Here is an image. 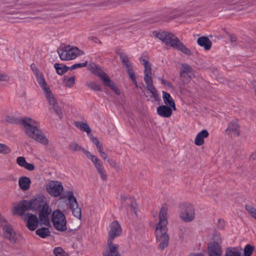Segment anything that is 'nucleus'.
Returning a JSON list of instances; mask_svg holds the SVG:
<instances>
[{"mask_svg": "<svg viewBox=\"0 0 256 256\" xmlns=\"http://www.w3.org/2000/svg\"><path fill=\"white\" fill-rule=\"evenodd\" d=\"M167 208L162 206L160 212L159 222L156 224L155 229L156 242L158 244V248L161 250L167 247L169 242L167 228Z\"/></svg>", "mask_w": 256, "mask_h": 256, "instance_id": "1", "label": "nucleus"}, {"mask_svg": "<svg viewBox=\"0 0 256 256\" xmlns=\"http://www.w3.org/2000/svg\"><path fill=\"white\" fill-rule=\"evenodd\" d=\"M22 126L25 134L30 138L44 145L48 144V140L40 129V123L29 117H25L22 121Z\"/></svg>", "mask_w": 256, "mask_h": 256, "instance_id": "2", "label": "nucleus"}, {"mask_svg": "<svg viewBox=\"0 0 256 256\" xmlns=\"http://www.w3.org/2000/svg\"><path fill=\"white\" fill-rule=\"evenodd\" d=\"M140 62L144 66V79L146 84V88L151 94L150 100L152 102H155L158 100V94L157 90L153 85L152 78L151 64L146 59L143 58H140Z\"/></svg>", "mask_w": 256, "mask_h": 256, "instance_id": "3", "label": "nucleus"}, {"mask_svg": "<svg viewBox=\"0 0 256 256\" xmlns=\"http://www.w3.org/2000/svg\"><path fill=\"white\" fill-rule=\"evenodd\" d=\"M88 69L95 75L98 76L103 82L104 85L109 87L116 94L120 95V90L115 86L108 76L100 68H98L95 64H90L88 65Z\"/></svg>", "mask_w": 256, "mask_h": 256, "instance_id": "4", "label": "nucleus"}, {"mask_svg": "<svg viewBox=\"0 0 256 256\" xmlns=\"http://www.w3.org/2000/svg\"><path fill=\"white\" fill-rule=\"evenodd\" d=\"M59 56L62 60H69L75 59L80 56L84 54V52L77 47L70 45L66 46L58 49Z\"/></svg>", "mask_w": 256, "mask_h": 256, "instance_id": "5", "label": "nucleus"}, {"mask_svg": "<svg viewBox=\"0 0 256 256\" xmlns=\"http://www.w3.org/2000/svg\"><path fill=\"white\" fill-rule=\"evenodd\" d=\"M66 200L60 204L59 208L64 210V204L69 206L70 208L72 210V214L74 216L80 219L81 218V210L78 206V204L76 201V198L74 196V193L72 191H68L66 192Z\"/></svg>", "mask_w": 256, "mask_h": 256, "instance_id": "6", "label": "nucleus"}, {"mask_svg": "<svg viewBox=\"0 0 256 256\" xmlns=\"http://www.w3.org/2000/svg\"><path fill=\"white\" fill-rule=\"evenodd\" d=\"M52 222L56 230L60 232L66 231V216L60 210H54L52 214Z\"/></svg>", "mask_w": 256, "mask_h": 256, "instance_id": "7", "label": "nucleus"}, {"mask_svg": "<svg viewBox=\"0 0 256 256\" xmlns=\"http://www.w3.org/2000/svg\"><path fill=\"white\" fill-rule=\"evenodd\" d=\"M180 218L184 222H190L195 218L194 206L190 203H183L180 206Z\"/></svg>", "mask_w": 256, "mask_h": 256, "instance_id": "8", "label": "nucleus"}, {"mask_svg": "<svg viewBox=\"0 0 256 256\" xmlns=\"http://www.w3.org/2000/svg\"><path fill=\"white\" fill-rule=\"evenodd\" d=\"M222 242L221 236L219 234L216 232L214 235L212 241H211L208 246L209 256H221L222 251L220 244Z\"/></svg>", "mask_w": 256, "mask_h": 256, "instance_id": "9", "label": "nucleus"}, {"mask_svg": "<svg viewBox=\"0 0 256 256\" xmlns=\"http://www.w3.org/2000/svg\"><path fill=\"white\" fill-rule=\"evenodd\" d=\"M152 34L166 45L172 48L178 40V38L174 34L168 32L154 31Z\"/></svg>", "mask_w": 256, "mask_h": 256, "instance_id": "10", "label": "nucleus"}, {"mask_svg": "<svg viewBox=\"0 0 256 256\" xmlns=\"http://www.w3.org/2000/svg\"><path fill=\"white\" fill-rule=\"evenodd\" d=\"M82 151L86 154V157L93 162L98 172L100 175L101 178L103 180H106V174L102 162L98 158L85 149H82Z\"/></svg>", "mask_w": 256, "mask_h": 256, "instance_id": "11", "label": "nucleus"}, {"mask_svg": "<svg viewBox=\"0 0 256 256\" xmlns=\"http://www.w3.org/2000/svg\"><path fill=\"white\" fill-rule=\"evenodd\" d=\"M46 188L48 194L54 197L59 196L64 190L62 183L58 180L50 181L46 184Z\"/></svg>", "mask_w": 256, "mask_h": 256, "instance_id": "12", "label": "nucleus"}, {"mask_svg": "<svg viewBox=\"0 0 256 256\" xmlns=\"http://www.w3.org/2000/svg\"><path fill=\"white\" fill-rule=\"evenodd\" d=\"M44 198L45 197L43 196H38L30 200H25L28 210L33 212L38 210Z\"/></svg>", "mask_w": 256, "mask_h": 256, "instance_id": "13", "label": "nucleus"}, {"mask_svg": "<svg viewBox=\"0 0 256 256\" xmlns=\"http://www.w3.org/2000/svg\"><path fill=\"white\" fill-rule=\"evenodd\" d=\"M26 211H28L25 200L14 202L12 205V212L14 216H23Z\"/></svg>", "mask_w": 256, "mask_h": 256, "instance_id": "14", "label": "nucleus"}, {"mask_svg": "<svg viewBox=\"0 0 256 256\" xmlns=\"http://www.w3.org/2000/svg\"><path fill=\"white\" fill-rule=\"evenodd\" d=\"M122 233V230L118 222L114 221L112 222L110 226L108 241L112 242L114 238L120 236Z\"/></svg>", "mask_w": 256, "mask_h": 256, "instance_id": "15", "label": "nucleus"}, {"mask_svg": "<svg viewBox=\"0 0 256 256\" xmlns=\"http://www.w3.org/2000/svg\"><path fill=\"white\" fill-rule=\"evenodd\" d=\"M24 222H26V226L30 230H35L38 224V220L37 216L30 213H26L24 215Z\"/></svg>", "mask_w": 256, "mask_h": 256, "instance_id": "16", "label": "nucleus"}, {"mask_svg": "<svg viewBox=\"0 0 256 256\" xmlns=\"http://www.w3.org/2000/svg\"><path fill=\"white\" fill-rule=\"evenodd\" d=\"M3 233L5 237L8 239L12 242L16 243L18 240L20 235L16 232L12 226L9 224L2 228Z\"/></svg>", "mask_w": 256, "mask_h": 256, "instance_id": "17", "label": "nucleus"}, {"mask_svg": "<svg viewBox=\"0 0 256 256\" xmlns=\"http://www.w3.org/2000/svg\"><path fill=\"white\" fill-rule=\"evenodd\" d=\"M226 134L231 138L236 137L240 134V126L237 120H232L226 130Z\"/></svg>", "mask_w": 256, "mask_h": 256, "instance_id": "18", "label": "nucleus"}, {"mask_svg": "<svg viewBox=\"0 0 256 256\" xmlns=\"http://www.w3.org/2000/svg\"><path fill=\"white\" fill-rule=\"evenodd\" d=\"M119 246L112 244V242L108 241V248L104 252V256H120L118 249Z\"/></svg>", "mask_w": 256, "mask_h": 256, "instance_id": "19", "label": "nucleus"}, {"mask_svg": "<svg viewBox=\"0 0 256 256\" xmlns=\"http://www.w3.org/2000/svg\"><path fill=\"white\" fill-rule=\"evenodd\" d=\"M173 108L171 106L162 105L158 106L156 108L157 114L161 117L162 118H170L172 112Z\"/></svg>", "mask_w": 256, "mask_h": 256, "instance_id": "20", "label": "nucleus"}, {"mask_svg": "<svg viewBox=\"0 0 256 256\" xmlns=\"http://www.w3.org/2000/svg\"><path fill=\"white\" fill-rule=\"evenodd\" d=\"M224 256H244L241 247H229L226 249Z\"/></svg>", "mask_w": 256, "mask_h": 256, "instance_id": "21", "label": "nucleus"}, {"mask_svg": "<svg viewBox=\"0 0 256 256\" xmlns=\"http://www.w3.org/2000/svg\"><path fill=\"white\" fill-rule=\"evenodd\" d=\"M209 134L207 130H202L196 136L194 139V144L196 146H202L204 142V139L208 136Z\"/></svg>", "mask_w": 256, "mask_h": 256, "instance_id": "22", "label": "nucleus"}, {"mask_svg": "<svg viewBox=\"0 0 256 256\" xmlns=\"http://www.w3.org/2000/svg\"><path fill=\"white\" fill-rule=\"evenodd\" d=\"M162 98L165 104L164 105L172 107L174 110H176L174 100L169 93L162 91Z\"/></svg>", "mask_w": 256, "mask_h": 256, "instance_id": "23", "label": "nucleus"}, {"mask_svg": "<svg viewBox=\"0 0 256 256\" xmlns=\"http://www.w3.org/2000/svg\"><path fill=\"white\" fill-rule=\"evenodd\" d=\"M31 180L27 176H22L18 179V186L20 189L23 191H26L29 190Z\"/></svg>", "mask_w": 256, "mask_h": 256, "instance_id": "24", "label": "nucleus"}, {"mask_svg": "<svg viewBox=\"0 0 256 256\" xmlns=\"http://www.w3.org/2000/svg\"><path fill=\"white\" fill-rule=\"evenodd\" d=\"M16 163L20 167L25 168L28 170H33L34 166L32 164L28 163L24 156H19L16 158Z\"/></svg>", "mask_w": 256, "mask_h": 256, "instance_id": "25", "label": "nucleus"}, {"mask_svg": "<svg viewBox=\"0 0 256 256\" xmlns=\"http://www.w3.org/2000/svg\"><path fill=\"white\" fill-rule=\"evenodd\" d=\"M195 75L192 68L188 64H182L180 69V77L185 78V75Z\"/></svg>", "mask_w": 256, "mask_h": 256, "instance_id": "26", "label": "nucleus"}, {"mask_svg": "<svg viewBox=\"0 0 256 256\" xmlns=\"http://www.w3.org/2000/svg\"><path fill=\"white\" fill-rule=\"evenodd\" d=\"M198 44L203 46L206 50H210L212 46V42L206 37H200L198 39Z\"/></svg>", "mask_w": 256, "mask_h": 256, "instance_id": "27", "label": "nucleus"}, {"mask_svg": "<svg viewBox=\"0 0 256 256\" xmlns=\"http://www.w3.org/2000/svg\"><path fill=\"white\" fill-rule=\"evenodd\" d=\"M178 50L182 52V53L186 55L191 54L190 50L186 47L185 45H184L182 42H180L178 39V42L175 44L174 46L173 47Z\"/></svg>", "mask_w": 256, "mask_h": 256, "instance_id": "28", "label": "nucleus"}, {"mask_svg": "<svg viewBox=\"0 0 256 256\" xmlns=\"http://www.w3.org/2000/svg\"><path fill=\"white\" fill-rule=\"evenodd\" d=\"M35 76L42 90H45V88H49V86L47 84L44 78L42 72L38 74H37V75Z\"/></svg>", "mask_w": 256, "mask_h": 256, "instance_id": "29", "label": "nucleus"}, {"mask_svg": "<svg viewBox=\"0 0 256 256\" xmlns=\"http://www.w3.org/2000/svg\"><path fill=\"white\" fill-rule=\"evenodd\" d=\"M43 92L49 104H55L56 100L54 95L51 92L50 87L47 88H45V90H43Z\"/></svg>", "mask_w": 256, "mask_h": 256, "instance_id": "30", "label": "nucleus"}, {"mask_svg": "<svg viewBox=\"0 0 256 256\" xmlns=\"http://www.w3.org/2000/svg\"><path fill=\"white\" fill-rule=\"evenodd\" d=\"M76 126L84 132H85L87 134H89L91 132V129L86 123L82 122H75Z\"/></svg>", "mask_w": 256, "mask_h": 256, "instance_id": "31", "label": "nucleus"}, {"mask_svg": "<svg viewBox=\"0 0 256 256\" xmlns=\"http://www.w3.org/2000/svg\"><path fill=\"white\" fill-rule=\"evenodd\" d=\"M40 210V214H50L51 212V208H50L48 204L46 198H45L43 201V203L42 204L40 208L38 210Z\"/></svg>", "mask_w": 256, "mask_h": 256, "instance_id": "32", "label": "nucleus"}, {"mask_svg": "<svg viewBox=\"0 0 256 256\" xmlns=\"http://www.w3.org/2000/svg\"><path fill=\"white\" fill-rule=\"evenodd\" d=\"M36 234L42 238H44L50 235L48 228H42L36 230Z\"/></svg>", "mask_w": 256, "mask_h": 256, "instance_id": "33", "label": "nucleus"}, {"mask_svg": "<svg viewBox=\"0 0 256 256\" xmlns=\"http://www.w3.org/2000/svg\"><path fill=\"white\" fill-rule=\"evenodd\" d=\"M22 120V119H18L14 116H8L4 120L6 122L12 124H18L21 125Z\"/></svg>", "mask_w": 256, "mask_h": 256, "instance_id": "34", "label": "nucleus"}, {"mask_svg": "<svg viewBox=\"0 0 256 256\" xmlns=\"http://www.w3.org/2000/svg\"><path fill=\"white\" fill-rule=\"evenodd\" d=\"M48 216V214L39 213L38 218L40 222L42 224L47 226L49 224Z\"/></svg>", "mask_w": 256, "mask_h": 256, "instance_id": "35", "label": "nucleus"}, {"mask_svg": "<svg viewBox=\"0 0 256 256\" xmlns=\"http://www.w3.org/2000/svg\"><path fill=\"white\" fill-rule=\"evenodd\" d=\"M127 72L130 78L131 79L133 83L134 84L136 88L138 87V82L136 80V78L134 75V73L132 69L128 66L127 64Z\"/></svg>", "mask_w": 256, "mask_h": 256, "instance_id": "36", "label": "nucleus"}, {"mask_svg": "<svg viewBox=\"0 0 256 256\" xmlns=\"http://www.w3.org/2000/svg\"><path fill=\"white\" fill-rule=\"evenodd\" d=\"M242 250L244 256H251L254 252V248L250 244H246Z\"/></svg>", "mask_w": 256, "mask_h": 256, "instance_id": "37", "label": "nucleus"}, {"mask_svg": "<svg viewBox=\"0 0 256 256\" xmlns=\"http://www.w3.org/2000/svg\"><path fill=\"white\" fill-rule=\"evenodd\" d=\"M12 150L7 145L0 143V154H8L11 152Z\"/></svg>", "mask_w": 256, "mask_h": 256, "instance_id": "38", "label": "nucleus"}, {"mask_svg": "<svg viewBox=\"0 0 256 256\" xmlns=\"http://www.w3.org/2000/svg\"><path fill=\"white\" fill-rule=\"evenodd\" d=\"M64 82L66 86L70 88L72 87L75 82V77L74 76H72L66 78L64 79Z\"/></svg>", "mask_w": 256, "mask_h": 256, "instance_id": "39", "label": "nucleus"}, {"mask_svg": "<svg viewBox=\"0 0 256 256\" xmlns=\"http://www.w3.org/2000/svg\"><path fill=\"white\" fill-rule=\"evenodd\" d=\"M87 86L94 90L96 91H101L102 88L96 82L91 81L87 83Z\"/></svg>", "mask_w": 256, "mask_h": 256, "instance_id": "40", "label": "nucleus"}, {"mask_svg": "<svg viewBox=\"0 0 256 256\" xmlns=\"http://www.w3.org/2000/svg\"><path fill=\"white\" fill-rule=\"evenodd\" d=\"M246 208L252 216L256 220V208L250 205H246Z\"/></svg>", "mask_w": 256, "mask_h": 256, "instance_id": "41", "label": "nucleus"}, {"mask_svg": "<svg viewBox=\"0 0 256 256\" xmlns=\"http://www.w3.org/2000/svg\"><path fill=\"white\" fill-rule=\"evenodd\" d=\"M52 106L53 110L55 112L56 114L60 118H62V112L60 108L58 105V104L57 103L56 101L55 104H51Z\"/></svg>", "mask_w": 256, "mask_h": 256, "instance_id": "42", "label": "nucleus"}, {"mask_svg": "<svg viewBox=\"0 0 256 256\" xmlns=\"http://www.w3.org/2000/svg\"><path fill=\"white\" fill-rule=\"evenodd\" d=\"M54 253L56 256H65L66 252L60 247H56L54 250Z\"/></svg>", "mask_w": 256, "mask_h": 256, "instance_id": "43", "label": "nucleus"}, {"mask_svg": "<svg viewBox=\"0 0 256 256\" xmlns=\"http://www.w3.org/2000/svg\"><path fill=\"white\" fill-rule=\"evenodd\" d=\"M194 76V75H185V78H184L182 77H180V80L183 84H189L192 78Z\"/></svg>", "mask_w": 256, "mask_h": 256, "instance_id": "44", "label": "nucleus"}, {"mask_svg": "<svg viewBox=\"0 0 256 256\" xmlns=\"http://www.w3.org/2000/svg\"><path fill=\"white\" fill-rule=\"evenodd\" d=\"M54 66L56 70L57 73L60 75H62L66 71L64 68H62L60 64H55Z\"/></svg>", "mask_w": 256, "mask_h": 256, "instance_id": "45", "label": "nucleus"}, {"mask_svg": "<svg viewBox=\"0 0 256 256\" xmlns=\"http://www.w3.org/2000/svg\"><path fill=\"white\" fill-rule=\"evenodd\" d=\"M158 79L162 84H164V86L168 87L169 88H172V85L170 82L162 78H158Z\"/></svg>", "mask_w": 256, "mask_h": 256, "instance_id": "46", "label": "nucleus"}, {"mask_svg": "<svg viewBox=\"0 0 256 256\" xmlns=\"http://www.w3.org/2000/svg\"><path fill=\"white\" fill-rule=\"evenodd\" d=\"M8 224L9 223L8 222L5 218L0 214V226L2 228H3L5 226H7V224Z\"/></svg>", "mask_w": 256, "mask_h": 256, "instance_id": "47", "label": "nucleus"}, {"mask_svg": "<svg viewBox=\"0 0 256 256\" xmlns=\"http://www.w3.org/2000/svg\"><path fill=\"white\" fill-rule=\"evenodd\" d=\"M69 148L70 150L74 151H78L80 150H82L83 148H82L78 144L76 143H72L69 146Z\"/></svg>", "mask_w": 256, "mask_h": 256, "instance_id": "48", "label": "nucleus"}, {"mask_svg": "<svg viewBox=\"0 0 256 256\" xmlns=\"http://www.w3.org/2000/svg\"><path fill=\"white\" fill-rule=\"evenodd\" d=\"M86 65H87V62H86L83 63L76 64L71 66L70 69L71 70H75V69H76L78 68L85 67L86 66Z\"/></svg>", "mask_w": 256, "mask_h": 256, "instance_id": "49", "label": "nucleus"}, {"mask_svg": "<svg viewBox=\"0 0 256 256\" xmlns=\"http://www.w3.org/2000/svg\"><path fill=\"white\" fill-rule=\"evenodd\" d=\"M128 208L132 212H134V214H136V205L134 201H132L130 205L128 206Z\"/></svg>", "mask_w": 256, "mask_h": 256, "instance_id": "50", "label": "nucleus"}, {"mask_svg": "<svg viewBox=\"0 0 256 256\" xmlns=\"http://www.w3.org/2000/svg\"><path fill=\"white\" fill-rule=\"evenodd\" d=\"M30 68H31L32 70L33 73L34 74V76H36V75H37V74H38L41 73V72L38 70V68H36V66L34 64H32L30 66Z\"/></svg>", "mask_w": 256, "mask_h": 256, "instance_id": "51", "label": "nucleus"}, {"mask_svg": "<svg viewBox=\"0 0 256 256\" xmlns=\"http://www.w3.org/2000/svg\"><path fill=\"white\" fill-rule=\"evenodd\" d=\"M107 162L113 168H116V162L113 160L112 158H108V159L106 160Z\"/></svg>", "mask_w": 256, "mask_h": 256, "instance_id": "52", "label": "nucleus"}, {"mask_svg": "<svg viewBox=\"0 0 256 256\" xmlns=\"http://www.w3.org/2000/svg\"><path fill=\"white\" fill-rule=\"evenodd\" d=\"M9 80L10 77L8 76L0 73V80L8 81Z\"/></svg>", "mask_w": 256, "mask_h": 256, "instance_id": "53", "label": "nucleus"}, {"mask_svg": "<svg viewBox=\"0 0 256 256\" xmlns=\"http://www.w3.org/2000/svg\"><path fill=\"white\" fill-rule=\"evenodd\" d=\"M224 220H219L218 221V226L220 228H224Z\"/></svg>", "mask_w": 256, "mask_h": 256, "instance_id": "54", "label": "nucleus"}, {"mask_svg": "<svg viewBox=\"0 0 256 256\" xmlns=\"http://www.w3.org/2000/svg\"><path fill=\"white\" fill-rule=\"evenodd\" d=\"M91 140L92 142L96 146V147L98 146V145L101 144L99 140L96 138H91Z\"/></svg>", "mask_w": 256, "mask_h": 256, "instance_id": "55", "label": "nucleus"}, {"mask_svg": "<svg viewBox=\"0 0 256 256\" xmlns=\"http://www.w3.org/2000/svg\"><path fill=\"white\" fill-rule=\"evenodd\" d=\"M13 3L14 4L8 6V7H12L13 8H16V9L20 8L18 4L16 2V0L14 1Z\"/></svg>", "mask_w": 256, "mask_h": 256, "instance_id": "56", "label": "nucleus"}, {"mask_svg": "<svg viewBox=\"0 0 256 256\" xmlns=\"http://www.w3.org/2000/svg\"><path fill=\"white\" fill-rule=\"evenodd\" d=\"M100 155V157L102 158H103L104 160H106L108 159V156L104 152H102Z\"/></svg>", "mask_w": 256, "mask_h": 256, "instance_id": "57", "label": "nucleus"}, {"mask_svg": "<svg viewBox=\"0 0 256 256\" xmlns=\"http://www.w3.org/2000/svg\"><path fill=\"white\" fill-rule=\"evenodd\" d=\"M97 148H98V152L100 153V154H102V152H104V149H103V148H102V144L100 145H98V146H97Z\"/></svg>", "mask_w": 256, "mask_h": 256, "instance_id": "58", "label": "nucleus"}, {"mask_svg": "<svg viewBox=\"0 0 256 256\" xmlns=\"http://www.w3.org/2000/svg\"><path fill=\"white\" fill-rule=\"evenodd\" d=\"M250 158L252 160L256 159V152H254L252 154Z\"/></svg>", "mask_w": 256, "mask_h": 256, "instance_id": "59", "label": "nucleus"}, {"mask_svg": "<svg viewBox=\"0 0 256 256\" xmlns=\"http://www.w3.org/2000/svg\"><path fill=\"white\" fill-rule=\"evenodd\" d=\"M188 256H204L202 254H190Z\"/></svg>", "mask_w": 256, "mask_h": 256, "instance_id": "60", "label": "nucleus"}, {"mask_svg": "<svg viewBox=\"0 0 256 256\" xmlns=\"http://www.w3.org/2000/svg\"><path fill=\"white\" fill-rule=\"evenodd\" d=\"M230 40H231L232 42H236V38L235 37L231 36L230 37Z\"/></svg>", "mask_w": 256, "mask_h": 256, "instance_id": "61", "label": "nucleus"}, {"mask_svg": "<svg viewBox=\"0 0 256 256\" xmlns=\"http://www.w3.org/2000/svg\"><path fill=\"white\" fill-rule=\"evenodd\" d=\"M14 12H15V11H12V12H10V13H11V14H14Z\"/></svg>", "mask_w": 256, "mask_h": 256, "instance_id": "62", "label": "nucleus"}, {"mask_svg": "<svg viewBox=\"0 0 256 256\" xmlns=\"http://www.w3.org/2000/svg\"><path fill=\"white\" fill-rule=\"evenodd\" d=\"M124 62H126L125 61V60H123Z\"/></svg>", "mask_w": 256, "mask_h": 256, "instance_id": "63", "label": "nucleus"}]
</instances>
